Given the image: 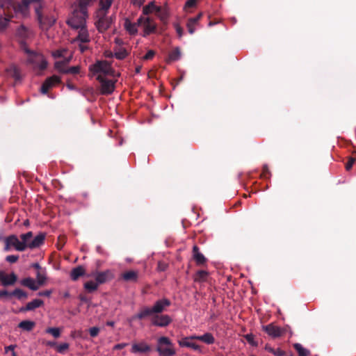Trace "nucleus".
Returning <instances> with one entry per match:
<instances>
[{
    "instance_id": "61",
    "label": "nucleus",
    "mask_w": 356,
    "mask_h": 356,
    "mask_svg": "<svg viewBox=\"0 0 356 356\" xmlns=\"http://www.w3.org/2000/svg\"><path fill=\"white\" fill-rule=\"evenodd\" d=\"M196 0H188L186 3V7H193L195 5Z\"/></svg>"
},
{
    "instance_id": "48",
    "label": "nucleus",
    "mask_w": 356,
    "mask_h": 356,
    "mask_svg": "<svg viewBox=\"0 0 356 356\" xmlns=\"http://www.w3.org/2000/svg\"><path fill=\"white\" fill-rule=\"evenodd\" d=\"M79 66H74L71 67H67V71L65 74H78L79 72Z\"/></svg>"
},
{
    "instance_id": "52",
    "label": "nucleus",
    "mask_w": 356,
    "mask_h": 356,
    "mask_svg": "<svg viewBox=\"0 0 356 356\" xmlns=\"http://www.w3.org/2000/svg\"><path fill=\"white\" fill-rule=\"evenodd\" d=\"M201 17H202V13H200L196 17H193V18H190L188 20L191 22V23H193L195 25H197L198 22H199V20L200 19Z\"/></svg>"
},
{
    "instance_id": "4",
    "label": "nucleus",
    "mask_w": 356,
    "mask_h": 356,
    "mask_svg": "<svg viewBox=\"0 0 356 356\" xmlns=\"http://www.w3.org/2000/svg\"><path fill=\"white\" fill-rule=\"evenodd\" d=\"M89 70L92 75L96 76V77H105L106 76L115 77L116 76L111 65L105 60L97 61L95 64L89 67Z\"/></svg>"
},
{
    "instance_id": "41",
    "label": "nucleus",
    "mask_w": 356,
    "mask_h": 356,
    "mask_svg": "<svg viewBox=\"0 0 356 356\" xmlns=\"http://www.w3.org/2000/svg\"><path fill=\"white\" fill-rule=\"evenodd\" d=\"M208 273L205 270H199L195 277V280L197 282H203L206 280Z\"/></svg>"
},
{
    "instance_id": "17",
    "label": "nucleus",
    "mask_w": 356,
    "mask_h": 356,
    "mask_svg": "<svg viewBox=\"0 0 356 356\" xmlns=\"http://www.w3.org/2000/svg\"><path fill=\"white\" fill-rule=\"evenodd\" d=\"M170 305V301L168 299L163 298L155 302L152 307L154 314L161 313L165 310L166 307Z\"/></svg>"
},
{
    "instance_id": "2",
    "label": "nucleus",
    "mask_w": 356,
    "mask_h": 356,
    "mask_svg": "<svg viewBox=\"0 0 356 356\" xmlns=\"http://www.w3.org/2000/svg\"><path fill=\"white\" fill-rule=\"evenodd\" d=\"M32 6L35 10L38 22L42 20V9L44 6V0H22L15 8L18 13L26 16L29 13V6Z\"/></svg>"
},
{
    "instance_id": "57",
    "label": "nucleus",
    "mask_w": 356,
    "mask_h": 356,
    "mask_svg": "<svg viewBox=\"0 0 356 356\" xmlns=\"http://www.w3.org/2000/svg\"><path fill=\"white\" fill-rule=\"evenodd\" d=\"M52 291L51 290H47L44 291H40L38 293V296H47L49 297L51 294Z\"/></svg>"
},
{
    "instance_id": "11",
    "label": "nucleus",
    "mask_w": 356,
    "mask_h": 356,
    "mask_svg": "<svg viewBox=\"0 0 356 356\" xmlns=\"http://www.w3.org/2000/svg\"><path fill=\"white\" fill-rule=\"evenodd\" d=\"M74 30L77 31V35L73 40V42L88 43L90 41V37L89 35L86 26L79 29H75Z\"/></svg>"
},
{
    "instance_id": "35",
    "label": "nucleus",
    "mask_w": 356,
    "mask_h": 356,
    "mask_svg": "<svg viewBox=\"0 0 356 356\" xmlns=\"http://www.w3.org/2000/svg\"><path fill=\"white\" fill-rule=\"evenodd\" d=\"M293 347L299 356H309L310 354L309 350L305 348L300 343H295Z\"/></svg>"
},
{
    "instance_id": "30",
    "label": "nucleus",
    "mask_w": 356,
    "mask_h": 356,
    "mask_svg": "<svg viewBox=\"0 0 356 356\" xmlns=\"http://www.w3.org/2000/svg\"><path fill=\"white\" fill-rule=\"evenodd\" d=\"M84 273V268L83 266H78L72 270L70 277L72 280L76 281L79 278V277L83 275Z\"/></svg>"
},
{
    "instance_id": "6",
    "label": "nucleus",
    "mask_w": 356,
    "mask_h": 356,
    "mask_svg": "<svg viewBox=\"0 0 356 356\" xmlns=\"http://www.w3.org/2000/svg\"><path fill=\"white\" fill-rule=\"evenodd\" d=\"M22 49L27 54L29 63L38 67L40 70H44L47 67V63L42 54L29 49L26 43H22Z\"/></svg>"
},
{
    "instance_id": "29",
    "label": "nucleus",
    "mask_w": 356,
    "mask_h": 356,
    "mask_svg": "<svg viewBox=\"0 0 356 356\" xmlns=\"http://www.w3.org/2000/svg\"><path fill=\"white\" fill-rule=\"evenodd\" d=\"M154 314L152 307H144L141 311L136 316L131 317V321H134L136 318L142 319L147 316Z\"/></svg>"
},
{
    "instance_id": "28",
    "label": "nucleus",
    "mask_w": 356,
    "mask_h": 356,
    "mask_svg": "<svg viewBox=\"0 0 356 356\" xmlns=\"http://www.w3.org/2000/svg\"><path fill=\"white\" fill-rule=\"evenodd\" d=\"M7 74L14 78L16 81L21 79V75L19 69L14 65H10L6 69Z\"/></svg>"
},
{
    "instance_id": "1",
    "label": "nucleus",
    "mask_w": 356,
    "mask_h": 356,
    "mask_svg": "<svg viewBox=\"0 0 356 356\" xmlns=\"http://www.w3.org/2000/svg\"><path fill=\"white\" fill-rule=\"evenodd\" d=\"M113 0H100L99 8L97 12V21L96 26L97 29L103 32L106 31L111 24V17L106 15Z\"/></svg>"
},
{
    "instance_id": "10",
    "label": "nucleus",
    "mask_w": 356,
    "mask_h": 356,
    "mask_svg": "<svg viewBox=\"0 0 356 356\" xmlns=\"http://www.w3.org/2000/svg\"><path fill=\"white\" fill-rule=\"evenodd\" d=\"M97 79L101 84V93L103 95H110L115 89V81L107 79L105 77L97 76Z\"/></svg>"
},
{
    "instance_id": "18",
    "label": "nucleus",
    "mask_w": 356,
    "mask_h": 356,
    "mask_svg": "<svg viewBox=\"0 0 356 356\" xmlns=\"http://www.w3.org/2000/svg\"><path fill=\"white\" fill-rule=\"evenodd\" d=\"M59 81L60 78L56 75L47 79L41 87V92L43 94H46L50 88H51L56 83H59Z\"/></svg>"
},
{
    "instance_id": "44",
    "label": "nucleus",
    "mask_w": 356,
    "mask_h": 356,
    "mask_svg": "<svg viewBox=\"0 0 356 356\" xmlns=\"http://www.w3.org/2000/svg\"><path fill=\"white\" fill-rule=\"evenodd\" d=\"M127 55L125 49H119L115 53V57L119 60L124 59Z\"/></svg>"
},
{
    "instance_id": "64",
    "label": "nucleus",
    "mask_w": 356,
    "mask_h": 356,
    "mask_svg": "<svg viewBox=\"0 0 356 356\" xmlns=\"http://www.w3.org/2000/svg\"><path fill=\"white\" fill-rule=\"evenodd\" d=\"M32 267L37 269L38 270H43L44 269L41 268V266L38 263H35L32 264Z\"/></svg>"
},
{
    "instance_id": "37",
    "label": "nucleus",
    "mask_w": 356,
    "mask_h": 356,
    "mask_svg": "<svg viewBox=\"0 0 356 356\" xmlns=\"http://www.w3.org/2000/svg\"><path fill=\"white\" fill-rule=\"evenodd\" d=\"M10 296H15L19 300L26 299L28 297V294L20 289H16L10 292Z\"/></svg>"
},
{
    "instance_id": "51",
    "label": "nucleus",
    "mask_w": 356,
    "mask_h": 356,
    "mask_svg": "<svg viewBox=\"0 0 356 356\" xmlns=\"http://www.w3.org/2000/svg\"><path fill=\"white\" fill-rule=\"evenodd\" d=\"M155 53L153 50H149L147 51V53L143 56L144 60H149L153 58Z\"/></svg>"
},
{
    "instance_id": "15",
    "label": "nucleus",
    "mask_w": 356,
    "mask_h": 356,
    "mask_svg": "<svg viewBox=\"0 0 356 356\" xmlns=\"http://www.w3.org/2000/svg\"><path fill=\"white\" fill-rule=\"evenodd\" d=\"M13 17V15L10 11H6L3 13V15H0V33L6 31Z\"/></svg>"
},
{
    "instance_id": "33",
    "label": "nucleus",
    "mask_w": 356,
    "mask_h": 356,
    "mask_svg": "<svg viewBox=\"0 0 356 356\" xmlns=\"http://www.w3.org/2000/svg\"><path fill=\"white\" fill-rule=\"evenodd\" d=\"M161 10V7L156 6L154 2H150L147 6L143 8L144 15L147 16L149 13L152 11L159 12Z\"/></svg>"
},
{
    "instance_id": "47",
    "label": "nucleus",
    "mask_w": 356,
    "mask_h": 356,
    "mask_svg": "<svg viewBox=\"0 0 356 356\" xmlns=\"http://www.w3.org/2000/svg\"><path fill=\"white\" fill-rule=\"evenodd\" d=\"M88 331L92 337H95L99 334L100 329L98 327H92Z\"/></svg>"
},
{
    "instance_id": "58",
    "label": "nucleus",
    "mask_w": 356,
    "mask_h": 356,
    "mask_svg": "<svg viewBox=\"0 0 356 356\" xmlns=\"http://www.w3.org/2000/svg\"><path fill=\"white\" fill-rule=\"evenodd\" d=\"M10 296V293L7 291L6 290H1L0 291V299L2 298H7Z\"/></svg>"
},
{
    "instance_id": "42",
    "label": "nucleus",
    "mask_w": 356,
    "mask_h": 356,
    "mask_svg": "<svg viewBox=\"0 0 356 356\" xmlns=\"http://www.w3.org/2000/svg\"><path fill=\"white\" fill-rule=\"evenodd\" d=\"M46 332L51 334L55 338H58L60 335V329L58 327H49Z\"/></svg>"
},
{
    "instance_id": "36",
    "label": "nucleus",
    "mask_w": 356,
    "mask_h": 356,
    "mask_svg": "<svg viewBox=\"0 0 356 356\" xmlns=\"http://www.w3.org/2000/svg\"><path fill=\"white\" fill-rule=\"evenodd\" d=\"M198 340L207 343V344H212L214 343V337L211 333H206L203 335L197 337Z\"/></svg>"
},
{
    "instance_id": "24",
    "label": "nucleus",
    "mask_w": 356,
    "mask_h": 356,
    "mask_svg": "<svg viewBox=\"0 0 356 356\" xmlns=\"http://www.w3.org/2000/svg\"><path fill=\"white\" fill-rule=\"evenodd\" d=\"M193 257L198 265L203 264L206 261V258L201 252H200L199 248L196 245L193 246Z\"/></svg>"
},
{
    "instance_id": "55",
    "label": "nucleus",
    "mask_w": 356,
    "mask_h": 356,
    "mask_svg": "<svg viewBox=\"0 0 356 356\" xmlns=\"http://www.w3.org/2000/svg\"><path fill=\"white\" fill-rule=\"evenodd\" d=\"M79 43V48L81 52H84L86 50L88 49V47L87 45V43Z\"/></svg>"
},
{
    "instance_id": "16",
    "label": "nucleus",
    "mask_w": 356,
    "mask_h": 356,
    "mask_svg": "<svg viewBox=\"0 0 356 356\" xmlns=\"http://www.w3.org/2000/svg\"><path fill=\"white\" fill-rule=\"evenodd\" d=\"M152 324L156 326L165 327L171 322V318L168 315H156L152 319Z\"/></svg>"
},
{
    "instance_id": "22",
    "label": "nucleus",
    "mask_w": 356,
    "mask_h": 356,
    "mask_svg": "<svg viewBox=\"0 0 356 356\" xmlns=\"http://www.w3.org/2000/svg\"><path fill=\"white\" fill-rule=\"evenodd\" d=\"M0 8H3L4 12L13 10L15 13H18L15 9L17 8V5L11 0H0Z\"/></svg>"
},
{
    "instance_id": "13",
    "label": "nucleus",
    "mask_w": 356,
    "mask_h": 356,
    "mask_svg": "<svg viewBox=\"0 0 356 356\" xmlns=\"http://www.w3.org/2000/svg\"><path fill=\"white\" fill-rule=\"evenodd\" d=\"M263 330L267 332V334L274 338L280 337L284 334L285 330L276 326L273 324H269L263 327Z\"/></svg>"
},
{
    "instance_id": "19",
    "label": "nucleus",
    "mask_w": 356,
    "mask_h": 356,
    "mask_svg": "<svg viewBox=\"0 0 356 356\" xmlns=\"http://www.w3.org/2000/svg\"><path fill=\"white\" fill-rule=\"evenodd\" d=\"M0 281L3 286L13 285L17 281V276L14 273L6 275L3 272H0Z\"/></svg>"
},
{
    "instance_id": "23",
    "label": "nucleus",
    "mask_w": 356,
    "mask_h": 356,
    "mask_svg": "<svg viewBox=\"0 0 356 356\" xmlns=\"http://www.w3.org/2000/svg\"><path fill=\"white\" fill-rule=\"evenodd\" d=\"M52 54L55 58H63V60H66V62H69L72 56L71 53L65 49H58L54 51Z\"/></svg>"
},
{
    "instance_id": "49",
    "label": "nucleus",
    "mask_w": 356,
    "mask_h": 356,
    "mask_svg": "<svg viewBox=\"0 0 356 356\" xmlns=\"http://www.w3.org/2000/svg\"><path fill=\"white\" fill-rule=\"evenodd\" d=\"M186 26H187L188 32L191 34H193L195 31L196 25L193 23H191V22L189 20H188Z\"/></svg>"
},
{
    "instance_id": "20",
    "label": "nucleus",
    "mask_w": 356,
    "mask_h": 356,
    "mask_svg": "<svg viewBox=\"0 0 356 356\" xmlns=\"http://www.w3.org/2000/svg\"><path fill=\"white\" fill-rule=\"evenodd\" d=\"M17 35L22 40H24L30 38L33 35V31L31 29L24 26V25H21L17 31ZM22 43L24 42L22 41L21 44Z\"/></svg>"
},
{
    "instance_id": "9",
    "label": "nucleus",
    "mask_w": 356,
    "mask_h": 356,
    "mask_svg": "<svg viewBox=\"0 0 356 356\" xmlns=\"http://www.w3.org/2000/svg\"><path fill=\"white\" fill-rule=\"evenodd\" d=\"M56 22V15L47 10L42 11V20L39 22L40 26L43 29L51 26Z\"/></svg>"
},
{
    "instance_id": "43",
    "label": "nucleus",
    "mask_w": 356,
    "mask_h": 356,
    "mask_svg": "<svg viewBox=\"0 0 356 356\" xmlns=\"http://www.w3.org/2000/svg\"><path fill=\"white\" fill-rule=\"evenodd\" d=\"M266 350H267L268 352L273 353V355H275L276 356H284L285 355V352L282 350L280 348L274 349L271 347L266 346Z\"/></svg>"
},
{
    "instance_id": "59",
    "label": "nucleus",
    "mask_w": 356,
    "mask_h": 356,
    "mask_svg": "<svg viewBox=\"0 0 356 356\" xmlns=\"http://www.w3.org/2000/svg\"><path fill=\"white\" fill-rule=\"evenodd\" d=\"M167 268V264L162 262H159L158 264V269L160 271H164Z\"/></svg>"
},
{
    "instance_id": "27",
    "label": "nucleus",
    "mask_w": 356,
    "mask_h": 356,
    "mask_svg": "<svg viewBox=\"0 0 356 356\" xmlns=\"http://www.w3.org/2000/svg\"><path fill=\"white\" fill-rule=\"evenodd\" d=\"M121 277L126 282H136L138 273L135 270H129L122 273Z\"/></svg>"
},
{
    "instance_id": "38",
    "label": "nucleus",
    "mask_w": 356,
    "mask_h": 356,
    "mask_svg": "<svg viewBox=\"0 0 356 356\" xmlns=\"http://www.w3.org/2000/svg\"><path fill=\"white\" fill-rule=\"evenodd\" d=\"M180 58H181V51H180V49L178 47H177V48L174 49L173 50H172L170 52L169 56H168V59L170 61L177 60Z\"/></svg>"
},
{
    "instance_id": "14",
    "label": "nucleus",
    "mask_w": 356,
    "mask_h": 356,
    "mask_svg": "<svg viewBox=\"0 0 356 356\" xmlns=\"http://www.w3.org/2000/svg\"><path fill=\"white\" fill-rule=\"evenodd\" d=\"M151 350V347L145 342L134 343L131 351L133 353H145Z\"/></svg>"
},
{
    "instance_id": "34",
    "label": "nucleus",
    "mask_w": 356,
    "mask_h": 356,
    "mask_svg": "<svg viewBox=\"0 0 356 356\" xmlns=\"http://www.w3.org/2000/svg\"><path fill=\"white\" fill-rule=\"evenodd\" d=\"M137 26L138 24L136 23H131L129 20H126L124 22V26L126 30L131 35H134L137 33Z\"/></svg>"
},
{
    "instance_id": "3",
    "label": "nucleus",
    "mask_w": 356,
    "mask_h": 356,
    "mask_svg": "<svg viewBox=\"0 0 356 356\" xmlns=\"http://www.w3.org/2000/svg\"><path fill=\"white\" fill-rule=\"evenodd\" d=\"M156 350L159 356H175L177 354L174 343L167 337L158 338Z\"/></svg>"
},
{
    "instance_id": "40",
    "label": "nucleus",
    "mask_w": 356,
    "mask_h": 356,
    "mask_svg": "<svg viewBox=\"0 0 356 356\" xmlns=\"http://www.w3.org/2000/svg\"><path fill=\"white\" fill-rule=\"evenodd\" d=\"M68 62H66V60H62V61H57L56 63H55V67L60 72L62 73H66V71H67V67H66V64Z\"/></svg>"
},
{
    "instance_id": "50",
    "label": "nucleus",
    "mask_w": 356,
    "mask_h": 356,
    "mask_svg": "<svg viewBox=\"0 0 356 356\" xmlns=\"http://www.w3.org/2000/svg\"><path fill=\"white\" fill-rule=\"evenodd\" d=\"M19 259L17 255H8L6 257V261L9 263H15Z\"/></svg>"
},
{
    "instance_id": "5",
    "label": "nucleus",
    "mask_w": 356,
    "mask_h": 356,
    "mask_svg": "<svg viewBox=\"0 0 356 356\" xmlns=\"http://www.w3.org/2000/svg\"><path fill=\"white\" fill-rule=\"evenodd\" d=\"M20 238L22 244L24 247V250L26 248L35 249L40 247L44 243L45 234L40 233L33 238V232H28L26 234H21Z\"/></svg>"
},
{
    "instance_id": "54",
    "label": "nucleus",
    "mask_w": 356,
    "mask_h": 356,
    "mask_svg": "<svg viewBox=\"0 0 356 356\" xmlns=\"http://www.w3.org/2000/svg\"><path fill=\"white\" fill-rule=\"evenodd\" d=\"M201 17H202V13H200L196 17H193V18H190L188 20L191 22V23H193L195 25H197L198 22H199V20L200 19Z\"/></svg>"
},
{
    "instance_id": "62",
    "label": "nucleus",
    "mask_w": 356,
    "mask_h": 356,
    "mask_svg": "<svg viewBox=\"0 0 356 356\" xmlns=\"http://www.w3.org/2000/svg\"><path fill=\"white\" fill-rule=\"evenodd\" d=\"M176 31L179 36L181 37L183 35V29H181V27L179 26V25H176Z\"/></svg>"
},
{
    "instance_id": "39",
    "label": "nucleus",
    "mask_w": 356,
    "mask_h": 356,
    "mask_svg": "<svg viewBox=\"0 0 356 356\" xmlns=\"http://www.w3.org/2000/svg\"><path fill=\"white\" fill-rule=\"evenodd\" d=\"M99 284L97 282L88 281L84 284V288L88 292H92L97 290Z\"/></svg>"
},
{
    "instance_id": "12",
    "label": "nucleus",
    "mask_w": 356,
    "mask_h": 356,
    "mask_svg": "<svg viewBox=\"0 0 356 356\" xmlns=\"http://www.w3.org/2000/svg\"><path fill=\"white\" fill-rule=\"evenodd\" d=\"M95 277V281L99 284H104L114 277V275L111 270H106L103 272H95L92 273Z\"/></svg>"
},
{
    "instance_id": "53",
    "label": "nucleus",
    "mask_w": 356,
    "mask_h": 356,
    "mask_svg": "<svg viewBox=\"0 0 356 356\" xmlns=\"http://www.w3.org/2000/svg\"><path fill=\"white\" fill-rule=\"evenodd\" d=\"M201 17H202V13H200L196 17H193V18H190L188 20L191 22V23H193L195 25H197L198 22H199V20L200 19Z\"/></svg>"
},
{
    "instance_id": "56",
    "label": "nucleus",
    "mask_w": 356,
    "mask_h": 356,
    "mask_svg": "<svg viewBox=\"0 0 356 356\" xmlns=\"http://www.w3.org/2000/svg\"><path fill=\"white\" fill-rule=\"evenodd\" d=\"M354 162H355V159H353V158L349 159L348 163L346 165V168L347 170H349L352 168Z\"/></svg>"
},
{
    "instance_id": "21",
    "label": "nucleus",
    "mask_w": 356,
    "mask_h": 356,
    "mask_svg": "<svg viewBox=\"0 0 356 356\" xmlns=\"http://www.w3.org/2000/svg\"><path fill=\"white\" fill-rule=\"evenodd\" d=\"M21 285L29 288L32 291H37L40 287L35 280L31 277H26L20 281Z\"/></svg>"
},
{
    "instance_id": "25",
    "label": "nucleus",
    "mask_w": 356,
    "mask_h": 356,
    "mask_svg": "<svg viewBox=\"0 0 356 356\" xmlns=\"http://www.w3.org/2000/svg\"><path fill=\"white\" fill-rule=\"evenodd\" d=\"M44 302L40 299H35L29 302H28L25 307V308H22L21 311H31L38 307L43 305Z\"/></svg>"
},
{
    "instance_id": "32",
    "label": "nucleus",
    "mask_w": 356,
    "mask_h": 356,
    "mask_svg": "<svg viewBox=\"0 0 356 356\" xmlns=\"http://www.w3.org/2000/svg\"><path fill=\"white\" fill-rule=\"evenodd\" d=\"M35 326V323L32 321H23L20 322L18 327L25 331H31Z\"/></svg>"
},
{
    "instance_id": "60",
    "label": "nucleus",
    "mask_w": 356,
    "mask_h": 356,
    "mask_svg": "<svg viewBox=\"0 0 356 356\" xmlns=\"http://www.w3.org/2000/svg\"><path fill=\"white\" fill-rule=\"evenodd\" d=\"M127 346V343H118V344H116L115 346H114L113 349L114 350L122 349L124 347H126Z\"/></svg>"
},
{
    "instance_id": "26",
    "label": "nucleus",
    "mask_w": 356,
    "mask_h": 356,
    "mask_svg": "<svg viewBox=\"0 0 356 356\" xmlns=\"http://www.w3.org/2000/svg\"><path fill=\"white\" fill-rule=\"evenodd\" d=\"M47 280V273L45 269L43 270H38L36 273V283L38 286H42L46 284Z\"/></svg>"
},
{
    "instance_id": "45",
    "label": "nucleus",
    "mask_w": 356,
    "mask_h": 356,
    "mask_svg": "<svg viewBox=\"0 0 356 356\" xmlns=\"http://www.w3.org/2000/svg\"><path fill=\"white\" fill-rule=\"evenodd\" d=\"M69 348V344L67 343H63L56 346V350L63 353Z\"/></svg>"
},
{
    "instance_id": "8",
    "label": "nucleus",
    "mask_w": 356,
    "mask_h": 356,
    "mask_svg": "<svg viewBox=\"0 0 356 356\" xmlns=\"http://www.w3.org/2000/svg\"><path fill=\"white\" fill-rule=\"evenodd\" d=\"M137 24L138 26H140L143 29L145 35H149L154 32L156 29L154 22L149 17L145 15L139 17L137 20Z\"/></svg>"
},
{
    "instance_id": "7",
    "label": "nucleus",
    "mask_w": 356,
    "mask_h": 356,
    "mask_svg": "<svg viewBox=\"0 0 356 356\" xmlns=\"http://www.w3.org/2000/svg\"><path fill=\"white\" fill-rule=\"evenodd\" d=\"M4 251L8 252L12 248H15L17 251L22 252L24 250V247L22 245L21 241L16 235L12 234L4 238Z\"/></svg>"
},
{
    "instance_id": "63",
    "label": "nucleus",
    "mask_w": 356,
    "mask_h": 356,
    "mask_svg": "<svg viewBox=\"0 0 356 356\" xmlns=\"http://www.w3.org/2000/svg\"><path fill=\"white\" fill-rule=\"evenodd\" d=\"M131 2L137 6H140L143 3L144 0H131Z\"/></svg>"
},
{
    "instance_id": "46",
    "label": "nucleus",
    "mask_w": 356,
    "mask_h": 356,
    "mask_svg": "<svg viewBox=\"0 0 356 356\" xmlns=\"http://www.w3.org/2000/svg\"><path fill=\"white\" fill-rule=\"evenodd\" d=\"M157 15L161 18L162 21H164L167 19L168 12L166 8H162L159 12H156Z\"/></svg>"
},
{
    "instance_id": "31",
    "label": "nucleus",
    "mask_w": 356,
    "mask_h": 356,
    "mask_svg": "<svg viewBox=\"0 0 356 356\" xmlns=\"http://www.w3.org/2000/svg\"><path fill=\"white\" fill-rule=\"evenodd\" d=\"M178 343L179 345L181 347H188L193 348V350L200 349V346L197 344L192 342L191 340H190L189 338L187 337L179 341Z\"/></svg>"
}]
</instances>
